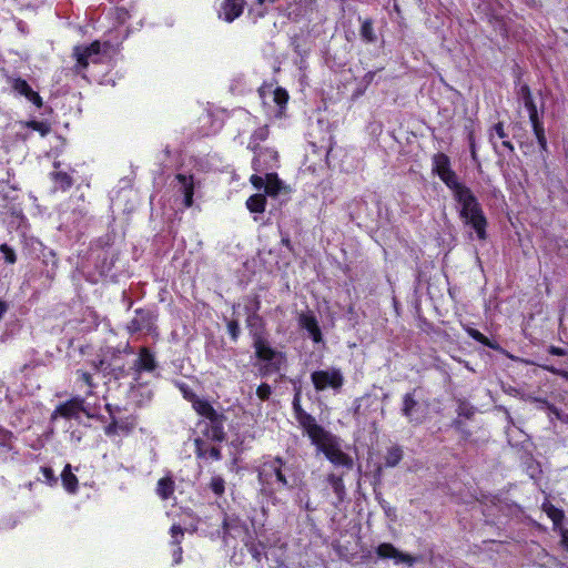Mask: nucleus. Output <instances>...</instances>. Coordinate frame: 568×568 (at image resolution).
<instances>
[{
  "mask_svg": "<svg viewBox=\"0 0 568 568\" xmlns=\"http://www.w3.org/2000/svg\"><path fill=\"white\" fill-rule=\"evenodd\" d=\"M0 251L3 253L4 258L8 263L13 264L16 262V253L7 244L0 246Z\"/></svg>",
  "mask_w": 568,
  "mask_h": 568,
  "instance_id": "obj_36",
  "label": "nucleus"
},
{
  "mask_svg": "<svg viewBox=\"0 0 568 568\" xmlns=\"http://www.w3.org/2000/svg\"><path fill=\"white\" fill-rule=\"evenodd\" d=\"M280 155L274 148H264L254 153L250 178H278Z\"/></svg>",
  "mask_w": 568,
  "mask_h": 568,
  "instance_id": "obj_3",
  "label": "nucleus"
},
{
  "mask_svg": "<svg viewBox=\"0 0 568 568\" xmlns=\"http://www.w3.org/2000/svg\"><path fill=\"white\" fill-rule=\"evenodd\" d=\"M10 85L13 92L24 97L28 101L34 104L38 109L42 108L43 100L38 92H36L30 84L22 78H13L10 80Z\"/></svg>",
  "mask_w": 568,
  "mask_h": 568,
  "instance_id": "obj_6",
  "label": "nucleus"
},
{
  "mask_svg": "<svg viewBox=\"0 0 568 568\" xmlns=\"http://www.w3.org/2000/svg\"><path fill=\"white\" fill-rule=\"evenodd\" d=\"M22 128L39 132L41 136H47L51 132V124L47 121L28 120L19 123Z\"/></svg>",
  "mask_w": 568,
  "mask_h": 568,
  "instance_id": "obj_20",
  "label": "nucleus"
},
{
  "mask_svg": "<svg viewBox=\"0 0 568 568\" xmlns=\"http://www.w3.org/2000/svg\"><path fill=\"white\" fill-rule=\"evenodd\" d=\"M559 532H560V544L561 546L568 550V529H565V528H560L559 529Z\"/></svg>",
  "mask_w": 568,
  "mask_h": 568,
  "instance_id": "obj_42",
  "label": "nucleus"
},
{
  "mask_svg": "<svg viewBox=\"0 0 568 568\" xmlns=\"http://www.w3.org/2000/svg\"><path fill=\"white\" fill-rule=\"evenodd\" d=\"M171 534H172L173 538H176L178 536L183 535V530L179 526H172Z\"/></svg>",
  "mask_w": 568,
  "mask_h": 568,
  "instance_id": "obj_46",
  "label": "nucleus"
},
{
  "mask_svg": "<svg viewBox=\"0 0 568 568\" xmlns=\"http://www.w3.org/2000/svg\"><path fill=\"white\" fill-rule=\"evenodd\" d=\"M183 181V192H184V204L185 206L192 205V196H193V180H182Z\"/></svg>",
  "mask_w": 568,
  "mask_h": 568,
  "instance_id": "obj_31",
  "label": "nucleus"
},
{
  "mask_svg": "<svg viewBox=\"0 0 568 568\" xmlns=\"http://www.w3.org/2000/svg\"><path fill=\"white\" fill-rule=\"evenodd\" d=\"M61 477L64 488L70 493H74L78 486V478L71 473L69 464L64 467Z\"/></svg>",
  "mask_w": 568,
  "mask_h": 568,
  "instance_id": "obj_24",
  "label": "nucleus"
},
{
  "mask_svg": "<svg viewBox=\"0 0 568 568\" xmlns=\"http://www.w3.org/2000/svg\"><path fill=\"white\" fill-rule=\"evenodd\" d=\"M87 50L90 51L94 57L101 53V42L95 40L90 44L85 45Z\"/></svg>",
  "mask_w": 568,
  "mask_h": 568,
  "instance_id": "obj_40",
  "label": "nucleus"
},
{
  "mask_svg": "<svg viewBox=\"0 0 568 568\" xmlns=\"http://www.w3.org/2000/svg\"><path fill=\"white\" fill-rule=\"evenodd\" d=\"M255 352L260 359L263 361H278V357H282L278 355L274 349H272L265 341L262 338L256 339L255 342Z\"/></svg>",
  "mask_w": 568,
  "mask_h": 568,
  "instance_id": "obj_17",
  "label": "nucleus"
},
{
  "mask_svg": "<svg viewBox=\"0 0 568 568\" xmlns=\"http://www.w3.org/2000/svg\"><path fill=\"white\" fill-rule=\"evenodd\" d=\"M445 182L458 203L460 219L474 229L479 240H486L487 220L471 190L460 180H445Z\"/></svg>",
  "mask_w": 568,
  "mask_h": 568,
  "instance_id": "obj_2",
  "label": "nucleus"
},
{
  "mask_svg": "<svg viewBox=\"0 0 568 568\" xmlns=\"http://www.w3.org/2000/svg\"><path fill=\"white\" fill-rule=\"evenodd\" d=\"M328 481L337 495H341L343 493L344 484H343V479L341 477H337L335 475H329Z\"/></svg>",
  "mask_w": 568,
  "mask_h": 568,
  "instance_id": "obj_35",
  "label": "nucleus"
},
{
  "mask_svg": "<svg viewBox=\"0 0 568 568\" xmlns=\"http://www.w3.org/2000/svg\"><path fill=\"white\" fill-rule=\"evenodd\" d=\"M532 133L537 140V144L539 146L540 154L542 156H545V154H548V152H549L545 129L532 131Z\"/></svg>",
  "mask_w": 568,
  "mask_h": 568,
  "instance_id": "obj_29",
  "label": "nucleus"
},
{
  "mask_svg": "<svg viewBox=\"0 0 568 568\" xmlns=\"http://www.w3.org/2000/svg\"><path fill=\"white\" fill-rule=\"evenodd\" d=\"M134 367L138 372L146 371L152 372L155 368V361L153 355L146 348H142L138 359L134 363Z\"/></svg>",
  "mask_w": 568,
  "mask_h": 568,
  "instance_id": "obj_16",
  "label": "nucleus"
},
{
  "mask_svg": "<svg viewBox=\"0 0 568 568\" xmlns=\"http://www.w3.org/2000/svg\"><path fill=\"white\" fill-rule=\"evenodd\" d=\"M130 429L131 428L123 423L112 422L110 425L105 427V434L109 436H113L119 433L128 434Z\"/></svg>",
  "mask_w": 568,
  "mask_h": 568,
  "instance_id": "obj_30",
  "label": "nucleus"
},
{
  "mask_svg": "<svg viewBox=\"0 0 568 568\" xmlns=\"http://www.w3.org/2000/svg\"><path fill=\"white\" fill-rule=\"evenodd\" d=\"M21 140L27 141L30 136V133H18L17 134Z\"/></svg>",
  "mask_w": 568,
  "mask_h": 568,
  "instance_id": "obj_52",
  "label": "nucleus"
},
{
  "mask_svg": "<svg viewBox=\"0 0 568 568\" xmlns=\"http://www.w3.org/2000/svg\"><path fill=\"white\" fill-rule=\"evenodd\" d=\"M283 465V460L281 458H275L274 460H272L270 464H265L264 465V468H263V471H267V469H270L272 473H274V475L276 476L277 480L283 484L284 486L287 485V479L286 477L283 475L282 470H281V467Z\"/></svg>",
  "mask_w": 568,
  "mask_h": 568,
  "instance_id": "obj_23",
  "label": "nucleus"
},
{
  "mask_svg": "<svg viewBox=\"0 0 568 568\" xmlns=\"http://www.w3.org/2000/svg\"><path fill=\"white\" fill-rule=\"evenodd\" d=\"M8 306L4 302L0 301V320L2 318L3 314L7 312Z\"/></svg>",
  "mask_w": 568,
  "mask_h": 568,
  "instance_id": "obj_49",
  "label": "nucleus"
},
{
  "mask_svg": "<svg viewBox=\"0 0 568 568\" xmlns=\"http://www.w3.org/2000/svg\"><path fill=\"white\" fill-rule=\"evenodd\" d=\"M174 489L175 485L171 477H163L156 484V494L163 500L169 499L173 495Z\"/></svg>",
  "mask_w": 568,
  "mask_h": 568,
  "instance_id": "obj_19",
  "label": "nucleus"
},
{
  "mask_svg": "<svg viewBox=\"0 0 568 568\" xmlns=\"http://www.w3.org/2000/svg\"><path fill=\"white\" fill-rule=\"evenodd\" d=\"M209 455H210L213 459H220V458H221L220 449H219V448H216V447H212V448L209 450Z\"/></svg>",
  "mask_w": 568,
  "mask_h": 568,
  "instance_id": "obj_45",
  "label": "nucleus"
},
{
  "mask_svg": "<svg viewBox=\"0 0 568 568\" xmlns=\"http://www.w3.org/2000/svg\"><path fill=\"white\" fill-rule=\"evenodd\" d=\"M432 173L438 178H457L450 158L444 152H437L432 156Z\"/></svg>",
  "mask_w": 568,
  "mask_h": 568,
  "instance_id": "obj_8",
  "label": "nucleus"
},
{
  "mask_svg": "<svg viewBox=\"0 0 568 568\" xmlns=\"http://www.w3.org/2000/svg\"><path fill=\"white\" fill-rule=\"evenodd\" d=\"M256 189H264L266 195L272 197H287L291 187L281 180H252Z\"/></svg>",
  "mask_w": 568,
  "mask_h": 568,
  "instance_id": "obj_7",
  "label": "nucleus"
},
{
  "mask_svg": "<svg viewBox=\"0 0 568 568\" xmlns=\"http://www.w3.org/2000/svg\"><path fill=\"white\" fill-rule=\"evenodd\" d=\"M301 426L312 440V444L315 445L317 450L323 453L332 464L348 469L353 467V459L342 450L339 439L318 425L313 416L303 415L301 417Z\"/></svg>",
  "mask_w": 568,
  "mask_h": 568,
  "instance_id": "obj_1",
  "label": "nucleus"
},
{
  "mask_svg": "<svg viewBox=\"0 0 568 568\" xmlns=\"http://www.w3.org/2000/svg\"><path fill=\"white\" fill-rule=\"evenodd\" d=\"M82 410V400L80 398H72L57 407L52 417L62 416L65 418L77 417Z\"/></svg>",
  "mask_w": 568,
  "mask_h": 568,
  "instance_id": "obj_14",
  "label": "nucleus"
},
{
  "mask_svg": "<svg viewBox=\"0 0 568 568\" xmlns=\"http://www.w3.org/2000/svg\"><path fill=\"white\" fill-rule=\"evenodd\" d=\"M246 207L251 212L262 213L265 210V197L262 194H254L246 201Z\"/></svg>",
  "mask_w": 568,
  "mask_h": 568,
  "instance_id": "obj_25",
  "label": "nucleus"
},
{
  "mask_svg": "<svg viewBox=\"0 0 568 568\" xmlns=\"http://www.w3.org/2000/svg\"><path fill=\"white\" fill-rule=\"evenodd\" d=\"M488 139L499 155L506 156L515 153V145L509 138L504 122L499 121L489 129Z\"/></svg>",
  "mask_w": 568,
  "mask_h": 568,
  "instance_id": "obj_4",
  "label": "nucleus"
},
{
  "mask_svg": "<svg viewBox=\"0 0 568 568\" xmlns=\"http://www.w3.org/2000/svg\"><path fill=\"white\" fill-rule=\"evenodd\" d=\"M227 329L233 339H236L240 333V326L237 321H230L227 323Z\"/></svg>",
  "mask_w": 568,
  "mask_h": 568,
  "instance_id": "obj_39",
  "label": "nucleus"
},
{
  "mask_svg": "<svg viewBox=\"0 0 568 568\" xmlns=\"http://www.w3.org/2000/svg\"><path fill=\"white\" fill-rule=\"evenodd\" d=\"M224 479L220 476H214L211 479L210 487L211 489L219 496L223 495L225 487H224Z\"/></svg>",
  "mask_w": 568,
  "mask_h": 568,
  "instance_id": "obj_32",
  "label": "nucleus"
},
{
  "mask_svg": "<svg viewBox=\"0 0 568 568\" xmlns=\"http://www.w3.org/2000/svg\"><path fill=\"white\" fill-rule=\"evenodd\" d=\"M374 75H375V72L373 71H369L365 74L364 79L367 81V82H371L373 79H374Z\"/></svg>",
  "mask_w": 568,
  "mask_h": 568,
  "instance_id": "obj_50",
  "label": "nucleus"
},
{
  "mask_svg": "<svg viewBox=\"0 0 568 568\" xmlns=\"http://www.w3.org/2000/svg\"><path fill=\"white\" fill-rule=\"evenodd\" d=\"M545 510L555 525H558L564 519V513L554 506H547Z\"/></svg>",
  "mask_w": 568,
  "mask_h": 568,
  "instance_id": "obj_33",
  "label": "nucleus"
},
{
  "mask_svg": "<svg viewBox=\"0 0 568 568\" xmlns=\"http://www.w3.org/2000/svg\"><path fill=\"white\" fill-rule=\"evenodd\" d=\"M44 474H45V476H50L51 475V470L45 468L44 469Z\"/></svg>",
  "mask_w": 568,
  "mask_h": 568,
  "instance_id": "obj_56",
  "label": "nucleus"
},
{
  "mask_svg": "<svg viewBox=\"0 0 568 568\" xmlns=\"http://www.w3.org/2000/svg\"><path fill=\"white\" fill-rule=\"evenodd\" d=\"M403 458V452L399 447H392L388 449L385 463L388 467H395Z\"/></svg>",
  "mask_w": 568,
  "mask_h": 568,
  "instance_id": "obj_27",
  "label": "nucleus"
},
{
  "mask_svg": "<svg viewBox=\"0 0 568 568\" xmlns=\"http://www.w3.org/2000/svg\"><path fill=\"white\" fill-rule=\"evenodd\" d=\"M359 34L362 40L366 43H373L377 40L373 27V20L371 18H367L362 22Z\"/></svg>",
  "mask_w": 568,
  "mask_h": 568,
  "instance_id": "obj_21",
  "label": "nucleus"
},
{
  "mask_svg": "<svg viewBox=\"0 0 568 568\" xmlns=\"http://www.w3.org/2000/svg\"><path fill=\"white\" fill-rule=\"evenodd\" d=\"M466 332L470 337H473L477 342H479L486 346H491L488 338L486 336H484L479 331L471 328V327H467Z\"/></svg>",
  "mask_w": 568,
  "mask_h": 568,
  "instance_id": "obj_34",
  "label": "nucleus"
},
{
  "mask_svg": "<svg viewBox=\"0 0 568 568\" xmlns=\"http://www.w3.org/2000/svg\"><path fill=\"white\" fill-rule=\"evenodd\" d=\"M293 406H294V410L296 413V418H297V422L301 424V417L304 415V416H311L310 414L305 413L302 408H301V405H300V397L298 395L295 396L294 398V402H293Z\"/></svg>",
  "mask_w": 568,
  "mask_h": 568,
  "instance_id": "obj_38",
  "label": "nucleus"
},
{
  "mask_svg": "<svg viewBox=\"0 0 568 568\" xmlns=\"http://www.w3.org/2000/svg\"><path fill=\"white\" fill-rule=\"evenodd\" d=\"M529 122L531 124L532 131L545 129L544 121H542L541 116L530 119Z\"/></svg>",
  "mask_w": 568,
  "mask_h": 568,
  "instance_id": "obj_41",
  "label": "nucleus"
},
{
  "mask_svg": "<svg viewBox=\"0 0 568 568\" xmlns=\"http://www.w3.org/2000/svg\"><path fill=\"white\" fill-rule=\"evenodd\" d=\"M468 141H469V146H470L471 153L474 154L475 153V138H474L473 131H470L468 133Z\"/></svg>",
  "mask_w": 568,
  "mask_h": 568,
  "instance_id": "obj_47",
  "label": "nucleus"
},
{
  "mask_svg": "<svg viewBox=\"0 0 568 568\" xmlns=\"http://www.w3.org/2000/svg\"><path fill=\"white\" fill-rule=\"evenodd\" d=\"M73 55L77 59L78 67L81 69H87L90 60L94 63L98 62V60L93 58L94 55L87 50L85 45H75L73 48Z\"/></svg>",
  "mask_w": 568,
  "mask_h": 568,
  "instance_id": "obj_18",
  "label": "nucleus"
},
{
  "mask_svg": "<svg viewBox=\"0 0 568 568\" xmlns=\"http://www.w3.org/2000/svg\"><path fill=\"white\" fill-rule=\"evenodd\" d=\"M78 374L80 375L81 379L88 384L89 386H92V382H91V375L87 372H81V371H78Z\"/></svg>",
  "mask_w": 568,
  "mask_h": 568,
  "instance_id": "obj_43",
  "label": "nucleus"
},
{
  "mask_svg": "<svg viewBox=\"0 0 568 568\" xmlns=\"http://www.w3.org/2000/svg\"><path fill=\"white\" fill-rule=\"evenodd\" d=\"M266 0H257L258 4H263Z\"/></svg>",
  "mask_w": 568,
  "mask_h": 568,
  "instance_id": "obj_57",
  "label": "nucleus"
},
{
  "mask_svg": "<svg viewBox=\"0 0 568 568\" xmlns=\"http://www.w3.org/2000/svg\"><path fill=\"white\" fill-rule=\"evenodd\" d=\"M312 383L316 390L322 392L328 387L339 389L344 383L341 369L332 367L328 369L315 371L311 375Z\"/></svg>",
  "mask_w": 568,
  "mask_h": 568,
  "instance_id": "obj_5",
  "label": "nucleus"
},
{
  "mask_svg": "<svg viewBox=\"0 0 568 568\" xmlns=\"http://www.w3.org/2000/svg\"><path fill=\"white\" fill-rule=\"evenodd\" d=\"M270 136V128L267 124H263L257 126L251 134L248 143H247V150L252 151L253 153L263 150L264 148L261 145L263 142H265Z\"/></svg>",
  "mask_w": 568,
  "mask_h": 568,
  "instance_id": "obj_13",
  "label": "nucleus"
},
{
  "mask_svg": "<svg viewBox=\"0 0 568 568\" xmlns=\"http://www.w3.org/2000/svg\"><path fill=\"white\" fill-rule=\"evenodd\" d=\"M271 2H274L275 0H270Z\"/></svg>",
  "mask_w": 568,
  "mask_h": 568,
  "instance_id": "obj_58",
  "label": "nucleus"
},
{
  "mask_svg": "<svg viewBox=\"0 0 568 568\" xmlns=\"http://www.w3.org/2000/svg\"><path fill=\"white\" fill-rule=\"evenodd\" d=\"M52 178L59 179V178H69V176L65 173L53 172Z\"/></svg>",
  "mask_w": 568,
  "mask_h": 568,
  "instance_id": "obj_51",
  "label": "nucleus"
},
{
  "mask_svg": "<svg viewBox=\"0 0 568 568\" xmlns=\"http://www.w3.org/2000/svg\"><path fill=\"white\" fill-rule=\"evenodd\" d=\"M376 552H377L378 557L384 558V559H388V558L394 559L396 564L405 562V564H408L412 566L415 562L414 557H412L408 554H404V552L399 551L392 544H387V542L381 544L377 547Z\"/></svg>",
  "mask_w": 568,
  "mask_h": 568,
  "instance_id": "obj_10",
  "label": "nucleus"
},
{
  "mask_svg": "<svg viewBox=\"0 0 568 568\" xmlns=\"http://www.w3.org/2000/svg\"><path fill=\"white\" fill-rule=\"evenodd\" d=\"M549 352H550V354L556 355V356H564V355H566V352L562 348L557 347V346H551L549 348Z\"/></svg>",
  "mask_w": 568,
  "mask_h": 568,
  "instance_id": "obj_44",
  "label": "nucleus"
},
{
  "mask_svg": "<svg viewBox=\"0 0 568 568\" xmlns=\"http://www.w3.org/2000/svg\"><path fill=\"white\" fill-rule=\"evenodd\" d=\"M560 376H562L564 378H566L568 381V372H561Z\"/></svg>",
  "mask_w": 568,
  "mask_h": 568,
  "instance_id": "obj_55",
  "label": "nucleus"
},
{
  "mask_svg": "<svg viewBox=\"0 0 568 568\" xmlns=\"http://www.w3.org/2000/svg\"><path fill=\"white\" fill-rule=\"evenodd\" d=\"M517 98L520 102H523L524 106L528 111L529 120L540 116L537 104L532 97V92L527 83H524L519 87L517 90Z\"/></svg>",
  "mask_w": 568,
  "mask_h": 568,
  "instance_id": "obj_11",
  "label": "nucleus"
},
{
  "mask_svg": "<svg viewBox=\"0 0 568 568\" xmlns=\"http://www.w3.org/2000/svg\"><path fill=\"white\" fill-rule=\"evenodd\" d=\"M225 420V417L221 414V420L220 422H211V430L210 436L217 442H222L225 438V433L223 429V423Z\"/></svg>",
  "mask_w": 568,
  "mask_h": 568,
  "instance_id": "obj_26",
  "label": "nucleus"
},
{
  "mask_svg": "<svg viewBox=\"0 0 568 568\" xmlns=\"http://www.w3.org/2000/svg\"><path fill=\"white\" fill-rule=\"evenodd\" d=\"M185 397L192 403L193 409L201 416L207 418L210 422H220L221 414L217 413L213 406L205 399L199 398L193 394L184 392Z\"/></svg>",
  "mask_w": 568,
  "mask_h": 568,
  "instance_id": "obj_9",
  "label": "nucleus"
},
{
  "mask_svg": "<svg viewBox=\"0 0 568 568\" xmlns=\"http://www.w3.org/2000/svg\"><path fill=\"white\" fill-rule=\"evenodd\" d=\"M545 368H546L547 371H549V372H551V373H554V374H558V375H560V373L562 372V371L556 369V368H554V367H548V366H547V367H545Z\"/></svg>",
  "mask_w": 568,
  "mask_h": 568,
  "instance_id": "obj_53",
  "label": "nucleus"
},
{
  "mask_svg": "<svg viewBox=\"0 0 568 568\" xmlns=\"http://www.w3.org/2000/svg\"><path fill=\"white\" fill-rule=\"evenodd\" d=\"M271 393V386L267 384H261L256 389V395L262 400H266L270 397Z\"/></svg>",
  "mask_w": 568,
  "mask_h": 568,
  "instance_id": "obj_37",
  "label": "nucleus"
},
{
  "mask_svg": "<svg viewBox=\"0 0 568 568\" xmlns=\"http://www.w3.org/2000/svg\"><path fill=\"white\" fill-rule=\"evenodd\" d=\"M201 444H202L201 439H195V445L197 447L196 454H197L199 457H203L204 456V452H203V449L201 447Z\"/></svg>",
  "mask_w": 568,
  "mask_h": 568,
  "instance_id": "obj_48",
  "label": "nucleus"
},
{
  "mask_svg": "<svg viewBox=\"0 0 568 568\" xmlns=\"http://www.w3.org/2000/svg\"><path fill=\"white\" fill-rule=\"evenodd\" d=\"M288 98V93L284 88L277 87L273 91V101L281 110L286 106Z\"/></svg>",
  "mask_w": 568,
  "mask_h": 568,
  "instance_id": "obj_28",
  "label": "nucleus"
},
{
  "mask_svg": "<svg viewBox=\"0 0 568 568\" xmlns=\"http://www.w3.org/2000/svg\"><path fill=\"white\" fill-rule=\"evenodd\" d=\"M244 0H223L221 6V14L226 22H233L244 10Z\"/></svg>",
  "mask_w": 568,
  "mask_h": 568,
  "instance_id": "obj_12",
  "label": "nucleus"
},
{
  "mask_svg": "<svg viewBox=\"0 0 568 568\" xmlns=\"http://www.w3.org/2000/svg\"><path fill=\"white\" fill-rule=\"evenodd\" d=\"M174 178H176V179H180V178H193V175H189V176H186V175H184V174L178 173V174H175V176H174Z\"/></svg>",
  "mask_w": 568,
  "mask_h": 568,
  "instance_id": "obj_54",
  "label": "nucleus"
},
{
  "mask_svg": "<svg viewBox=\"0 0 568 568\" xmlns=\"http://www.w3.org/2000/svg\"><path fill=\"white\" fill-rule=\"evenodd\" d=\"M300 324L310 333V336L315 343L322 341V333L318 327L317 321L311 313H302L300 315Z\"/></svg>",
  "mask_w": 568,
  "mask_h": 568,
  "instance_id": "obj_15",
  "label": "nucleus"
},
{
  "mask_svg": "<svg viewBox=\"0 0 568 568\" xmlns=\"http://www.w3.org/2000/svg\"><path fill=\"white\" fill-rule=\"evenodd\" d=\"M418 402L416 400L414 393H407L403 397V415L408 418L409 420H413V413L415 408L417 407Z\"/></svg>",
  "mask_w": 568,
  "mask_h": 568,
  "instance_id": "obj_22",
  "label": "nucleus"
}]
</instances>
